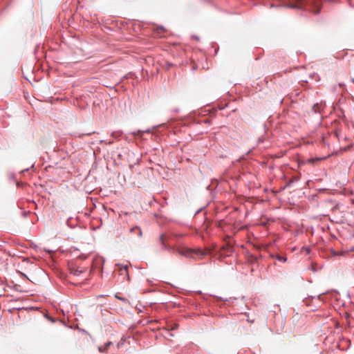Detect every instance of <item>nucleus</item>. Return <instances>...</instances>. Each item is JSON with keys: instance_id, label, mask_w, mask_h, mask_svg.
Returning <instances> with one entry per match:
<instances>
[{"instance_id": "11", "label": "nucleus", "mask_w": 354, "mask_h": 354, "mask_svg": "<svg viewBox=\"0 0 354 354\" xmlns=\"http://www.w3.org/2000/svg\"><path fill=\"white\" fill-rule=\"evenodd\" d=\"M177 327H178V325H177V324H175V325L171 328V329H173V330H174V329L176 328Z\"/></svg>"}, {"instance_id": "3", "label": "nucleus", "mask_w": 354, "mask_h": 354, "mask_svg": "<svg viewBox=\"0 0 354 354\" xmlns=\"http://www.w3.org/2000/svg\"><path fill=\"white\" fill-rule=\"evenodd\" d=\"M120 274H125L127 277V279H129V272H128V267L127 266L120 267Z\"/></svg>"}, {"instance_id": "6", "label": "nucleus", "mask_w": 354, "mask_h": 354, "mask_svg": "<svg viewBox=\"0 0 354 354\" xmlns=\"http://www.w3.org/2000/svg\"><path fill=\"white\" fill-rule=\"evenodd\" d=\"M130 231L131 232L136 233L137 234V236H139V237L142 236V231H141L140 228L138 227H132L130 230Z\"/></svg>"}, {"instance_id": "2", "label": "nucleus", "mask_w": 354, "mask_h": 354, "mask_svg": "<svg viewBox=\"0 0 354 354\" xmlns=\"http://www.w3.org/2000/svg\"><path fill=\"white\" fill-rule=\"evenodd\" d=\"M176 252L179 254L185 256V257H192L193 254H198V255L203 254L202 251L200 250H191V249H189L187 248H183V247H179V248H176Z\"/></svg>"}, {"instance_id": "9", "label": "nucleus", "mask_w": 354, "mask_h": 354, "mask_svg": "<svg viewBox=\"0 0 354 354\" xmlns=\"http://www.w3.org/2000/svg\"><path fill=\"white\" fill-rule=\"evenodd\" d=\"M322 158H310L308 160V162L311 164H315L317 161H320Z\"/></svg>"}, {"instance_id": "10", "label": "nucleus", "mask_w": 354, "mask_h": 354, "mask_svg": "<svg viewBox=\"0 0 354 354\" xmlns=\"http://www.w3.org/2000/svg\"><path fill=\"white\" fill-rule=\"evenodd\" d=\"M277 259L280 261H283V262H286L287 259L286 257H282V256H280V255H277Z\"/></svg>"}, {"instance_id": "7", "label": "nucleus", "mask_w": 354, "mask_h": 354, "mask_svg": "<svg viewBox=\"0 0 354 354\" xmlns=\"http://www.w3.org/2000/svg\"><path fill=\"white\" fill-rule=\"evenodd\" d=\"M165 32V29L162 27H160L156 28L155 33L159 37H162Z\"/></svg>"}, {"instance_id": "8", "label": "nucleus", "mask_w": 354, "mask_h": 354, "mask_svg": "<svg viewBox=\"0 0 354 354\" xmlns=\"http://www.w3.org/2000/svg\"><path fill=\"white\" fill-rule=\"evenodd\" d=\"M313 110L315 113H319L321 106L318 104H314L313 106Z\"/></svg>"}, {"instance_id": "5", "label": "nucleus", "mask_w": 354, "mask_h": 354, "mask_svg": "<svg viewBox=\"0 0 354 354\" xmlns=\"http://www.w3.org/2000/svg\"><path fill=\"white\" fill-rule=\"evenodd\" d=\"M166 238H167L166 234H161L160 236V242L162 243V246L165 248H168L169 247L167 246L166 241H165Z\"/></svg>"}, {"instance_id": "4", "label": "nucleus", "mask_w": 354, "mask_h": 354, "mask_svg": "<svg viewBox=\"0 0 354 354\" xmlns=\"http://www.w3.org/2000/svg\"><path fill=\"white\" fill-rule=\"evenodd\" d=\"M112 343L111 342H109L107 343H106L104 344V346H99L98 347V351L100 352V353H104V352H106L108 348L110 346V345Z\"/></svg>"}, {"instance_id": "1", "label": "nucleus", "mask_w": 354, "mask_h": 354, "mask_svg": "<svg viewBox=\"0 0 354 354\" xmlns=\"http://www.w3.org/2000/svg\"><path fill=\"white\" fill-rule=\"evenodd\" d=\"M321 5V0H292V2L286 5V7L305 9L314 13H319Z\"/></svg>"}, {"instance_id": "12", "label": "nucleus", "mask_w": 354, "mask_h": 354, "mask_svg": "<svg viewBox=\"0 0 354 354\" xmlns=\"http://www.w3.org/2000/svg\"><path fill=\"white\" fill-rule=\"evenodd\" d=\"M116 297H117L118 299H120V300H122V301H124V298L119 297H117V296H116Z\"/></svg>"}]
</instances>
